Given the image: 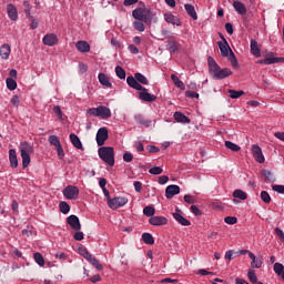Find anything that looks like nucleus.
<instances>
[{
	"mask_svg": "<svg viewBox=\"0 0 284 284\" xmlns=\"http://www.w3.org/2000/svg\"><path fill=\"white\" fill-rule=\"evenodd\" d=\"M132 18L135 19L136 21L132 23L133 29L135 31L144 32L145 27L152 24L154 13L150 11L149 9H143V8H136L133 9L132 11Z\"/></svg>",
	"mask_w": 284,
	"mask_h": 284,
	"instance_id": "1",
	"label": "nucleus"
},
{
	"mask_svg": "<svg viewBox=\"0 0 284 284\" xmlns=\"http://www.w3.org/2000/svg\"><path fill=\"white\" fill-rule=\"evenodd\" d=\"M207 64L210 67V74L214 78V80L220 81L224 80L227 77H231L233 72L229 68H220L217 62L213 58H207Z\"/></svg>",
	"mask_w": 284,
	"mask_h": 284,
	"instance_id": "2",
	"label": "nucleus"
},
{
	"mask_svg": "<svg viewBox=\"0 0 284 284\" xmlns=\"http://www.w3.org/2000/svg\"><path fill=\"white\" fill-rule=\"evenodd\" d=\"M98 156H100L106 165L114 166V149L112 146H101L98 149Z\"/></svg>",
	"mask_w": 284,
	"mask_h": 284,
	"instance_id": "3",
	"label": "nucleus"
},
{
	"mask_svg": "<svg viewBox=\"0 0 284 284\" xmlns=\"http://www.w3.org/2000/svg\"><path fill=\"white\" fill-rule=\"evenodd\" d=\"M128 203V199L126 197H109V200H106V205H109L110 210H118L122 206H125Z\"/></svg>",
	"mask_w": 284,
	"mask_h": 284,
	"instance_id": "4",
	"label": "nucleus"
},
{
	"mask_svg": "<svg viewBox=\"0 0 284 284\" xmlns=\"http://www.w3.org/2000/svg\"><path fill=\"white\" fill-rule=\"evenodd\" d=\"M62 194L65 196L67 200H78L79 197V189L78 186L69 185L65 186Z\"/></svg>",
	"mask_w": 284,
	"mask_h": 284,
	"instance_id": "5",
	"label": "nucleus"
},
{
	"mask_svg": "<svg viewBox=\"0 0 284 284\" xmlns=\"http://www.w3.org/2000/svg\"><path fill=\"white\" fill-rule=\"evenodd\" d=\"M109 139L108 128H100L97 132V144L98 146H103L104 142Z\"/></svg>",
	"mask_w": 284,
	"mask_h": 284,
	"instance_id": "6",
	"label": "nucleus"
},
{
	"mask_svg": "<svg viewBox=\"0 0 284 284\" xmlns=\"http://www.w3.org/2000/svg\"><path fill=\"white\" fill-rule=\"evenodd\" d=\"M139 91L140 93L138 94V98L140 99V101H143L146 103H153L158 99L156 95L150 94L146 88H144V90H139Z\"/></svg>",
	"mask_w": 284,
	"mask_h": 284,
	"instance_id": "7",
	"label": "nucleus"
},
{
	"mask_svg": "<svg viewBox=\"0 0 284 284\" xmlns=\"http://www.w3.org/2000/svg\"><path fill=\"white\" fill-rule=\"evenodd\" d=\"M67 224L70 225L71 230L75 232L81 231V222L79 221V217L77 215H70L67 217Z\"/></svg>",
	"mask_w": 284,
	"mask_h": 284,
	"instance_id": "8",
	"label": "nucleus"
},
{
	"mask_svg": "<svg viewBox=\"0 0 284 284\" xmlns=\"http://www.w3.org/2000/svg\"><path fill=\"white\" fill-rule=\"evenodd\" d=\"M252 155H254L256 162L264 163L263 151L257 144L252 145Z\"/></svg>",
	"mask_w": 284,
	"mask_h": 284,
	"instance_id": "9",
	"label": "nucleus"
},
{
	"mask_svg": "<svg viewBox=\"0 0 284 284\" xmlns=\"http://www.w3.org/2000/svg\"><path fill=\"white\" fill-rule=\"evenodd\" d=\"M219 48L222 57H230L233 53L231 45L227 43V40L219 41Z\"/></svg>",
	"mask_w": 284,
	"mask_h": 284,
	"instance_id": "10",
	"label": "nucleus"
},
{
	"mask_svg": "<svg viewBox=\"0 0 284 284\" xmlns=\"http://www.w3.org/2000/svg\"><path fill=\"white\" fill-rule=\"evenodd\" d=\"M42 42L44 45L48 47H54L57 43H59V38L54 33H49L43 37Z\"/></svg>",
	"mask_w": 284,
	"mask_h": 284,
	"instance_id": "11",
	"label": "nucleus"
},
{
	"mask_svg": "<svg viewBox=\"0 0 284 284\" xmlns=\"http://www.w3.org/2000/svg\"><path fill=\"white\" fill-rule=\"evenodd\" d=\"M173 220L176 221L178 224L183 226H189L191 223L187 219L181 215V211L179 209L175 210V213H172Z\"/></svg>",
	"mask_w": 284,
	"mask_h": 284,
	"instance_id": "12",
	"label": "nucleus"
},
{
	"mask_svg": "<svg viewBox=\"0 0 284 284\" xmlns=\"http://www.w3.org/2000/svg\"><path fill=\"white\" fill-rule=\"evenodd\" d=\"M180 193V186L179 185H169L166 186V190L164 191V195L168 200H172L176 194Z\"/></svg>",
	"mask_w": 284,
	"mask_h": 284,
	"instance_id": "13",
	"label": "nucleus"
},
{
	"mask_svg": "<svg viewBox=\"0 0 284 284\" xmlns=\"http://www.w3.org/2000/svg\"><path fill=\"white\" fill-rule=\"evenodd\" d=\"M126 83H128L129 88H132L133 90H138V91L145 90V88L143 85H141V83L139 81H136L133 75H129L126 78Z\"/></svg>",
	"mask_w": 284,
	"mask_h": 284,
	"instance_id": "14",
	"label": "nucleus"
},
{
	"mask_svg": "<svg viewBox=\"0 0 284 284\" xmlns=\"http://www.w3.org/2000/svg\"><path fill=\"white\" fill-rule=\"evenodd\" d=\"M164 21H166L168 24L181 27V21L179 18L173 16L172 13L168 12L163 14Z\"/></svg>",
	"mask_w": 284,
	"mask_h": 284,
	"instance_id": "15",
	"label": "nucleus"
},
{
	"mask_svg": "<svg viewBox=\"0 0 284 284\" xmlns=\"http://www.w3.org/2000/svg\"><path fill=\"white\" fill-rule=\"evenodd\" d=\"M98 115H99V118H101L103 120H108L112 116V112L110 111L109 108H106L104 105H100V106H98Z\"/></svg>",
	"mask_w": 284,
	"mask_h": 284,
	"instance_id": "16",
	"label": "nucleus"
},
{
	"mask_svg": "<svg viewBox=\"0 0 284 284\" xmlns=\"http://www.w3.org/2000/svg\"><path fill=\"white\" fill-rule=\"evenodd\" d=\"M149 223L155 226L166 225L168 220L165 216H151Z\"/></svg>",
	"mask_w": 284,
	"mask_h": 284,
	"instance_id": "17",
	"label": "nucleus"
},
{
	"mask_svg": "<svg viewBox=\"0 0 284 284\" xmlns=\"http://www.w3.org/2000/svg\"><path fill=\"white\" fill-rule=\"evenodd\" d=\"M7 12H8L9 19H11L12 21H17V19H19V13L14 4L9 3L7 6Z\"/></svg>",
	"mask_w": 284,
	"mask_h": 284,
	"instance_id": "18",
	"label": "nucleus"
},
{
	"mask_svg": "<svg viewBox=\"0 0 284 284\" xmlns=\"http://www.w3.org/2000/svg\"><path fill=\"white\" fill-rule=\"evenodd\" d=\"M233 8H234V11H236L237 14H241L242 17H244L247 12L246 6L241 1H234Z\"/></svg>",
	"mask_w": 284,
	"mask_h": 284,
	"instance_id": "19",
	"label": "nucleus"
},
{
	"mask_svg": "<svg viewBox=\"0 0 284 284\" xmlns=\"http://www.w3.org/2000/svg\"><path fill=\"white\" fill-rule=\"evenodd\" d=\"M258 64H274V63H284V58H265L263 60L256 61Z\"/></svg>",
	"mask_w": 284,
	"mask_h": 284,
	"instance_id": "20",
	"label": "nucleus"
},
{
	"mask_svg": "<svg viewBox=\"0 0 284 284\" xmlns=\"http://www.w3.org/2000/svg\"><path fill=\"white\" fill-rule=\"evenodd\" d=\"M133 120H135V122L142 126L149 128L152 125V121L146 120L143 114H135V116L133 118Z\"/></svg>",
	"mask_w": 284,
	"mask_h": 284,
	"instance_id": "21",
	"label": "nucleus"
},
{
	"mask_svg": "<svg viewBox=\"0 0 284 284\" xmlns=\"http://www.w3.org/2000/svg\"><path fill=\"white\" fill-rule=\"evenodd\" d=\"M21 154H31L33 153V146L29 142L24 141L20 144Z\"/></svg>",
	"mask_w": 284,
	"mask_h": 284,
	"instance_id": "22",
	"label": "nucleus"
},
{
	"mask_svg": "<svg viewBox=\"0 0 284 284\" xmlns=\"http://www.w3.org/2000/svg\"><path fill=\"white\" fill-rule=\"evenodd\" d=\"M251 54L256 58L262 57V51L260 50L258 43L255 40H251Z\"/></svg>",
	"mask_w": 284,
	"mask_h": 284,
	"instance_id": "23",
	"label": "nucleus"
},
{
	"mask_svg": "<svg viewBox=\"0 0 284 284\" xmlns=\"http://www.w3.org/2000/svg\"><path fill=\"white\" fill-rule=\"evenodd\" d=\"M75 49L81 53H87L90 52V44H88L87 41H78V43H75Z\"/></svg>",
	"mask_w": 284,
	"mask_h": 284,
	"instance_id": "24",
	"label": "nucleus"
},
{
	"mask_svg": "<svg viewBox=\"0 0 284 284\" xmlns=\"http://www.w3.org/2000/svg\"><path fill=\"white\" fill-rule=\"evenodd\" d=\"M261 175L264 176L265 183H275L276 182V178L273 175V173L271 171L263 170V171H261Z\"/></svg>",
	"mask_w": 284,
	"mask_h": 284,
	"instance_id": "25",
	"label": "nucleus"
},
{
	"mask_svg": "<svg viewBox=\"0 0 284 284\" xmlns=\"http://www.w3.org/2000/svg\"><path fill=\"white\" fill-rule=\"evenodd\" d=\"M11 53V47L10 44H3L0 47V57H2L3 60H8L10 58Z\"/></svg>",
	"mask_w": 284,
	"mask_h": 284,
	"instance_id": "26",
	"label": "nucleus"
},
{
	"mask_svg": "<svg viewBox=\"0 0 284 284\" xmlns=\"http://www.w3.org/2000/svg\"><path fill=\"white\" fill-rule=\"evenodd\" d=\"M184 9L186 11V14H189L190 18L193 19V21L197 20V13L193 4H184Z\"/></svg>",
	"mask_w": 284,
	"mask_h": 284,
	"instance_id": "27",
	"label": "nucleus"
},
{
	"mask_svg": "<svg viewBox=\"0 0 284 284\" xmlns=\"http://www.w3.org/2000/svg\"><path fill=\"white\" fill-rule=\"evenodd\" d=\"M9 162L13 169L19 166V160H17V152L14 149L9 150Z\"/></svg>",
	"mask_w": 284,
	"mask_h": 284,
	"instance_id": "28",
	"label": "nucleus"
},
{
	"mask_svg": "<svg viewBox=\"0 0 284 284\" xmlns=\"http://www.w3.org/2000/svg\"><path fill=\"white\" fill-rule=\"evenodd\" d=\"M173 119H175L178 123H190V119L180 111H176L175 113H173Z\"/></svg>",
	"mask_w": 284,
	"mask_h": 284,
	"instance_id": "29",
	"label": "nucleus"
},
{
	"mask_svg": "<svg viewBox=\"0 0 284 284\" xmlns=\"http://www.w3.org/2000/svg\"><path fill=\"white\" fill-rule=\"evenodd\" d=\"M70 142L71 144H73V146L78 150H83V146H82V142L81 140L78 138L77 134H70Z\"/></svg>",
	"mask_w": 284,
	"mask_h": 284,
	"instance_id": "30",
	"label": "nucleus"
},
{
	"mask_svg": "<svg viewBox=\"0 0 284 284\" xmlns=\"http://www.w3.org/2000/svg\"><path fill=\"white\" fill-rule=\"evenodd\" d=\"M98 81H100L102 87L112 88V83L110 82L108 75L104 73L98 74Z\"/></svg>",
	"mask_w": 284,
	"mask_h": 284,
	"instance_id": "31",
	"label": "nucleus"
},
{
	"mask_svg": "<svg viewBox=\"0 0 284 284\" xmlns=\"http://www.w3.org/2000/svg\"><path fill=\"white\" fill-rule=\"evenodd\" d=\"M250 258L252 260V262H251L252 268L260 270L262 267V265H263L262 260H256L254 253H250Z\"/></svg>",
	"mask_w": 284,
	"mask_h": 284,
	"instance_id": "32",
	"label": "nucleus"
},
{
	"mask_svg": "<svg viewBox=\"0 0 284 284\" xmlns=\"http://www.w3.org/2000/svg\"><path fill=\"white\" fill-rule=\"evenodd\" d=\"M171 81L173 82V84H175V87L178 89L185 90V85H184L183 81H180L178 75L171 74Z\"/></svg>",
	"mask_w": 284,
	"mask_h": 284,
	"instance_id": "33",
	"label": "nucleus"
},
{
	"mask_svg": "<svg viewBox=\"0 0 284 284\" xmlns=\"http://www.w3.org/2000/svg\"><path fill=\"white\" fill-rule=\"evenodd\" d=\"M133 79L138 82H140L142 85H148L149 84V80L146 77H144L141 73H135L133 74Z\"/></svg>",
	"mask_w": 284,
	"mask_h": 284,
	"instance_id": "34",
	"label": "nucleus"
},
{
	"mask_svg": "<svg viewBox=\"0 0 284 284\" xmlns=\"http://www.w3.org/2000/svg\"><path fill=\"white\" fill-rule=\"evenodd\" d=\"M142 242H144L146 245H153L154 239L150 233H142Z\"/></svg>",
	"mask_w": 284,
	"mask_h": 284,
	"instance_id": "35",
	"label": "nucleus"
},
{
	"mask_svg": "<svg viewBox=\"0 0 284 284\" xmlns=\"http://www.w3.org/2000/svg\"><path fill=\"white\" fill-rule=\"evenodd\" d=\"M225 148H227V150H231L233 152H240L241 146L233 143L232 141H225Z\"/></svg>",
	"mask_w": 284,
	"mask_h": 284,
	"instance_id": "36",
	"label": "nucleus"
},
{
	"mask_svg": "<svg viewBox=\"0 0 284 284\" xmlns=\"http://www.w3.org/2000/svg\"><path fill=\"white\" fill-rule=\"evenodd\" d=\"M169 53L174 54L176 51H179L180 44L175 41H169Z\"/></svg>",
	"mask_w": 284,
	"mask_h": 284,
	"instance_id": "37",
	"label": "nucleus"
},
{
	"mask_svg": "<svg viewBox=\"0 0 284 284\" xmlns=\"http://www.w3.org/2000/svg\"><path fill=\"white\" fill-rule=\"evenodd\" d=\"M234 199H241L242 201H245L247 199V194L242 190H236L233 192Z\"/></svg>",
	"mask_w": 284,
	"mask_h": 284,
	"instance_id": "38",
	"label": "nucleus"
},
{
	"mask_svg": "<svg viewBox=\"0 0 284 284\" xmlns=\"http://www.w3.org/2000/svg\"><path fill=\"white\" fill-rule=\"evenodd\" d=\"M115 75L120 79V80H125L126 73L125 70H123V68L121 67H115Z\"/></svg>",
	"mask_w": 284,
	"mask_h": 284,
	"instance_id": "39",
	"label": "nucleus"
},
{
	"mask_svg": "<svg viewBox=\"0 0 284 284\" xmlns=\"http://www.w3.org/2000/svg\"><path fill=\"white\" fill-rule=\"evenodd\" d=\"M230 98L236 100L244 95V91L229 90Z\"/></svg>",
	"mask_w": 284,
	"mask_h": 284,
	"instance_id": "40",
	"label": "nucleus"
},
{
	"mask_svg": "<svg viewBox=\"0 0 284 284\" xmlns=\"http://www.w3.org/2000/svg\"><path fill=\"white\" fill-rule=\"evenodd\" d=\"M22 159V169H27L30 165V154H21Z\"/></svg>",
	"mask_w": 284,
	"mask_h": 284,
	"instance_id": "41",
	"label": "nucleus"
},
{
	"mask_svg": "<svg viewBox=\"0 0 284 284\" xmlns=\"http://www.w3.org/2000/svg\"><path fill=\"white\" fill-rule=\"evenodd\" d=\"M142 213L149 217L154 216L155 210L153 206H145L144 210H142Z\"/></svg>",
	"mask_w": 284,
	"mask_h": 284,
	"instance_id": "42",
	"label": "nucleus"
},
{
	"mask_svg": "<svg viewBox=\"0 0 284 284\" xmlns=\"http://www.w3.org/2000/svg\"><path fill=\"white\" fill-rule=\"evenodd\" d=\"M7 88L8 90H16L17 89V81L12 78H7Z\"/></svg>",
	"mask_w": 284,
	"mask_h": 284,
	"instance_id": "43",
	"label": "nucleus"
},
{
	"mask_svg": "<svg viewBox=\"0 0 284 284\" xmlns=\"http://www.w3.org/2000/svg\"><path fill=\"white\" fill-rule=\"evenodd\" d=\"M273 271H274V273H276V275H281V273L284 272V264L274 263Z\"/></svg>",
	"mask_w": 284,
	"mask_h": 284,
	"instance_id": "44",
	"label": "nucleus"
},
{
	"mask_svg": "<svg viewBox=\"0 0 284 284\" xmlns=\"http://www.w3.org/2000/svg\"><path fill=\"white\" fill-rule=\"evenodd\" d=\"M34 261L38 263V265L43 266L45 265V261L43 260V256L41 253H34Z\"/></svg>",
	"mask_w": 284,
	"mask_h": 284,
	"instance_id": "45",
	"label": "nucleus"
},
{
	"mask_svg": "<svg viewBox=\"0 0 284 284\" xmlns=\"http://www.w3.org/2000/svg\"><path fill=\"white\" fill-rule=\"evenodd\" d=\"M49 143H51V145H53L55 148H60L61 146L60 140L55 135L49 136Z\"/></svg>",
	"mask_w": 284,
	"mask_h": 284,
	"instance_id": "46",
	"label": "nucleus"
},
{
	"mask_svg": "<svg viewBox=\"0 0 284 284\" xmlns=\"http://www.w3.org/2000/svg\"><path fill=\"white\" fill-rule=\"evenodd\" d=\"M149 173H150L151 175H160V174L163 173V170H162L161 166H153V168H151V169L149 170Z\"/></svg>",
	"mask_w": 284,
	"mask_h": 284,
	"instance_id": "47",
	"label": "nucleus"
},
{
	"mask_svg": "<svg viewBox=\"0 0 284 284\" xmlns=\"http://www.w3.org/2000/svg\"><path fill=\"white\" fill-rule=\"evenodd\" d=\"M247 278H250V282L252 284L258 283L257 275H255V272L253 270H250V272H247Z\"/></svg>",
	"mask_w": 284,
	"mask_h": 284,
	"instance_id": "48",
	"label": "nucleus"
},
{
	"mask_svg": "<svg viewBox=\"0 0 284 284\" xmlns=\"http://www.w3.org/2000/svg\"><path fill=\"white\" fill-rule=\"evenodd\" d=\"M60 212L62 214H68L70 212V205L65 202L60 203Z\"/></svg>",
	"mask_w": 284,
	"mask_h": 284,
	"instance_id": "49",
	"label": "nucleus"
},
{
	"mask_svg": "<svg viewBox=\"0 0 284 284\" xmlns=\"http://www.w3.org/2000/svg\"><path fill=\"white\" fill-rule=\"evenodd\" d=\"M89 264H91L93 267H95V270L99 272L103 271V265H101L99 260H92L91 262H89Z\"/></svg>",
	"mask_w": 284,
	"mask_h": 284,
	"instance_id": "50",
	"label": "nucleus"
},
{
	"mask_svg": "<svg viewBox=\"0 0 284 284\" xmlns=\"http://www.w3.org/2000/svg\"><path fill=\"white\" fill-rule=\"evenodd\" d=\"M229 57L230 63H232V68L236 69L237 68V60L235 53H231Z\"/></svg>",
	"mask_w": 284,
	"mask_h": 284,
	"instance_id": "51",
	"label": "nucleus"
},
{
	"mask_svg": "<svg viewBox=\"0 0 284 284\" xmlns=\"http://www.w3.org/2000/svg\"><path fill=\"white\" fill-rule=\"evenodd\" d=\"M224 223L229 225H235L237 223V219L235 216H225Z\"/></svg>",
	"mask_w": 284,
	"mask_h": 284,
	"instance_id": "52",
	"label": "nucleus"
},
{
	"mask_svg": "<svg viewBox=\"0 0 284 284\" xmlns=\"http://www.w3.org/2000/svg\"><path fill=\"white\" fill-rule=\"evenodd\" d=\"M261 200H263L264 203L268 204L271 203V195L266 191H263L261 192Z\"/></svg>",
	"mask_w": 284,
	"mask_h": 284,
	"instance_id": "53",
	"label": "nucleus"
},
{
	"mask_svg": "<svg viewBox=\"0 0 284 284\" xmlns=\"http://www.w3.org/2000/svg\"><path fill=\"white\" fill-rule=\"evenodd\" d=\"M132 160H134V155H132V153H130V152H124L123 153L124 163H131Z\"/></svg>",
	"mask_w": 284,
	"mask_h": 284,
	"instance_id": "54",
	"label": "nucleus"
},
{
	"mask_svg": "<svg viewBox=\"0 0 284 284\" xmlns=\"http://www.w3.org/2000/svg\"><path fill=\"white\" fill-rule=\"evenodd\" d=\"M272 190L278 194H284V185L274 184L272 186Z\"/></svg>",
	"mask_w": 284,
	"mask_h": 284,
	"instance_id": "55",
	"label": "nucleus"
},
{
	"mask_svg": "<svg viewBox=\"0 0 284 284\" xmlns=\"http://www.w3.org/2000/svg\"><path fill=\"white\" fill-rule=\"evenodd\" d=\"M190 211H191V213H193V214L196 215V216L202 215L201 210H199V207H197L196 205H191V206H190Z\"/></svg>",
	"mask_w": 284,
	"mask_h": 284,
	"instance_id": "56",
	"label": "nucleus"
},
{
	"mask_svg": "<svg viewBox=\"0 0 284 284\" xmlns=\"http://www.w3.org/2000/svg\"><path fill=\"white\" fill-rule=\"evenodd\" d=\"M11 103H12V105L14 106V108H19V105H20V98H19V95H13L12 98H11Z\"/></svg>",
	"mask_w": 284,
	"mask_h": 284,
	"instance_id": "57",
	"label": "nucleus"
},
{
	"mask_svg": "<svg viewBox=\"0 0 284 284\" xmlns=\"http://www.w3.org/2000/svg\"><path fill=\"white\" fill-rule=\"evenodd\" d=\"M87 114L99 118V110L98 108L88 109Z\"/></svg>",
	"mask_w": 284,
	"mask_h": 284,
	"instance_id": "58",
	"label": "nucleus"
},
{
	"mask_svg": "<svg viewBox=\"0 0 284 284\" xmlns=\"http://www.w3.org/2000/svg\"><path fill=\"white\" fill-rule=\"evenodd\" d=\"M79 254H80V256H83V257L91 256V253L88 252V250L85 247H79Z\"/></svg>",
	"mask_w": 284,
	"mask_h": 284,
	"instance_id": "59",
	"label": "nucleus"
},
{
	"mask_svg": "<svg viewBox=\"0 0 284 284\" xmlns=\"http://www.w3.org/2000/svg\"><path fill=\"white\" fill-rule=\"evenodd\" d=\"M185 97L189 99H199V94L194 91H185Z\"/></svg>",
	"mask_w": 284,
	"mask_h": 284,
	"instance_id": "60",
	"label": "nucleus"
},
{
	"mask_svg": "<svg viewBox=\"0 0 284 284\" xmlns=\"http://www.w3.org/2000/svg\"><path fill=\"white\" fill-rule=\"evenodd\" d=\"M143 184L140 181L133 182V189L135 190L136 193H141Z\"/></svg>",
	"mask_w": 284,
	"mask_h": 284,
	"instance_id": "61",
	"label": "nucleus"
},
{
	"mask_svg": "<svg viewBox=\"0 0 284 284\" xmlns=\"http://www.w3.org/2000/svg\"><path fill=\"white\" fill-rule=\"evenodd\" d=\"M274 232H276V236H277L278 239H281L282 243H284V231H282L281 229L276 227V229L274 230Z\"/></svg>",
	"mask_w": 284,
	"mask_h": 284,
	"instance_id": "62",
	"label": "nucleus"
},
{
	"mask_svg": "<svg viewBox=\"0 0 284 284\" xmlns=\"http://www.w3.org/2000/svg\"><path fill=\"white\" fill-rule=\"evenodd\" d=\"M23 6H24V13L27 14V17H29L30 11L32 10V7L30 6L29 1H24Z\"/></svg>",
	"mask_w": 284,
	"mask_h": 284,
	"instance_id": "63",
	"label": "nucleus"
},
{
	"mask_svg": "<svg viewBox=\"0 0 284 284\" xmlns=\"http://www.w3.org/2000/svg\"><path fill=\"white\" fill-rule=\"evenodd\" d=\"M184 202L187 203V204H194L195 203V200L192 195H184Z\"/></svg>",
	"mask_w": 284,
	"mask_h": 284,
	"instance_id": "64",
	"label": "nucleus"
}]
</instances>
